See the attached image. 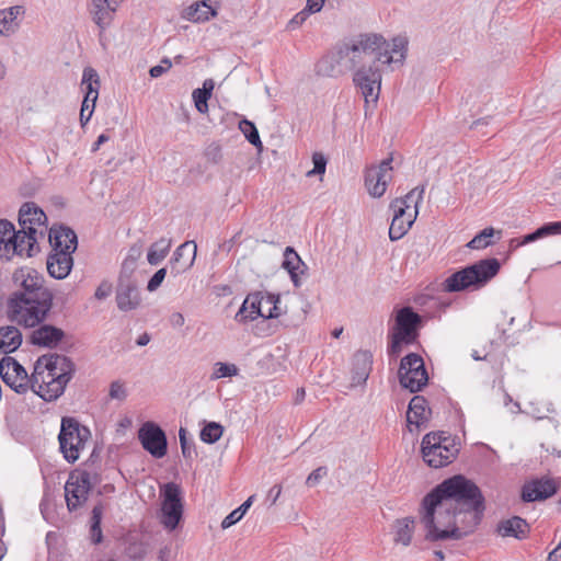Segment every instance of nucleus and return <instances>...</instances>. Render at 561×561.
Returning a JSON list of instances; mask_svg holds the SVG:
<instances>
[{"mask_svg": "<svg viewBox=\"0 0 561 561\" xmlns=\"http://www.w3.org/2000/svg\"><path fill=\"white\" fill-rule=\"evenodd\" d=\"M484 511L479 486L463 476L436 485L421 504V522L431 541L460 539L472 533Z\"/></svg>", "mask_w": 561, "mask_h": 561, "instance_id": "1", "label": "nucleus"}, {"mask_svg": "<svg viewBox=\"0 0 561 561\" xmlns=\"http://www.w3.org/2000/svg\"><path fill=\"white\" fill-rule=\"evenodd\" d=\"M73 374L75 364L57 353L41 356L31 377L15 358L4 356L0 360V376L5 385L20 394L31 389L45 401L58 399Z\"/></svg>", "mask_w": 561, "mask_h": 561, "instance_id": "2", "label": "nucleus"}, {"mask_svg": "<svg viewBox=\"0 0 561 561\" xmlns=\"http://www.w3.org/2000/svg\"><path fill=\"white\" fill-rule=\"evenodd\" d=\"M408 41L394 37L388 43L378 34H359L339 45L331 59L344 70H360L370 65H388L392 69L403 64Z\"/></svg>", "mask_w": 561, "mask_h": 561, "instance_id": "3", "label": "nucleus"}, {"mask_svg": "<svg viewBox=\"0 0 561 561\" xmlns=\"http://www.w3.org/2000/svg\"><path fill=\"white\" fill-rule=\"evenodd\" d=\"M500 268L501 264L495 257L480 260L447 277L443 283L444 291L480 289L499 273Z\"/></svg>", "mask_w": 561, "mask_h": 561, "instance_id": "4", "label": "nucleus"}, {"mask_svg": "<svg viewBox=\"0 0 561 561\" xmlns=\"http://www.w3.org/2000/svg\"><path fill=\"white\" fill-rule=\"evenodd\" d=\"M53 307V295L34 298L9 297L7 316L19 325L35 328L42 323Z\"/></svg>", "mask_w": 561, "mask_h": 561, "instance_id": "5", "label": "nucleus"}, {"mask_svg": "<svg viewBox=\"0 0 561 561\" xmlns=\"http://www.w3.org/2000/svg\"><path fill=\"white\" fill-rule=\"evenodd\" d=\"M423 460L432 468L438 469L451 463L459 454V445L451 436L444 433H427L421 444Z\"/></svg>", "mask_w": 561, "mask_h": 561, "instance_id": "6", "label": "nucleus"}, {"mask_svg": "<svg viewBox=\"0 0 561 561\" xmlns=\"http://www.w3.org/2000/svg\"><path fill=\"white\" fill-rule=\"evenodd\" d=\"M90 437V430L81 425L75 417L61 419L58 440L60 451L68 462L73 463L79 459L80 453Z\"/></svg>", "mask_w": 561, "mask_h": 561, "instance_id": "7", "label": "nucleus"}, {"mask_svg": "<svg viewBox=\"0 0 561 561\" xmlns=\"http://www.w3.org/2000/svg\"><path fill=\"white\" fill-rule=\"evenodd\" d=\"M279 296L266 291L251 293L244 299L241 308L236 314V320L247 322L255 320L257 317L273 319L280 316Z\"/></svg>", "mask_w": 561, "mask_h": 561, "instance_id": "8", "label": "nucleus"}, {"mask_svg": "<svg viewBox=\"0 0 561 561\" xmlns=\"http://www.w3.org/2000/svg\"><path fill=\"white\" fill-rule=\"evenodd\" d=\"M400 385L411 392L421 391L428 381L423 358L416 353H410L401 359L398 370Z\"/></svg>", "mask_w": 561, "mask_h": 561, "instance_id": "9", "label": "nucleus"}, {"mask_svg": "<svg viewBox=\"0 0 561 561\" xmlns=\"http://www.w3.org/2000/svg\"><path fill=\"white\" fill-rule=\"evenodd\" d=\"M12 278L18 289L10 297L34 298L53 295L44 286L43 275L34 268L21 267L14 272Z\"/></svg>", "mask_w": 561, "mask_h": 561, "instance_id": "10", "label": "nucleus"}, {"mask_svg": "<svg viewBox=\"0 0 561 561\" xmlns=\"http://www.w3.org/2000/svg\"><path fill=\"white\" fill-rule=\"evenodd\" d=\"M183 515L181 489L178 484L169 482L162 489V504L160 523L168 530H174Z\"/></svg>", "mask_w": 561, "mask_h": 561, "instance_id": "11", "label": "nucleus"}, {"mask_svg": "<svg viewBox=\"0 0 561 561\" xmlns=\"http://www.w3.org/2000/svg\"><path fill=\"white\" fill-rule=\"evenodd\" d=\"M381 69L380 65H370L360 70H356L353 76V82L364 96L366 106H376L381 90Z\"/></svg>", "mask_w": 561, "mask_h": 561, "instance_id": "12", "label": "nucleus"}, {"mask_svg": "<svg viewBox=\"0 0 561 561\" xmlns=\"http://www.w3.org/2000/svg\"><path fill=\"white\" fill-rule=\"evenodd\" d=\"M91 490V476L87 471L71 473L65 484L67 507L73 512L83 506Z\"/></svg>", "mask_w": 561, "mask_h": 561, "instance_id": "13", "label": "nucleus"}, {"mask_svg": "<svg viewBox=\"0 0 561 561\" xmlns=\"http://www.w3.org/2000/svg\"><path fill=\"white\" fill-rule=\"evenodd\" d=\"M142 448L154 458H162L168 451V440L163 430L153 422H146L138 431Z\"/></svg>", "mask_w": 561, "mask_h": 561, "instance_id": "14", "label": "nucleus"}, {"mask_svg": "<svg viewBox=\"0 0 561 561\" xmlns=\"http://www.w3.org/2000/svg\"><path fill=\"white\" fill-rule=\"evenodd\" d=\"M392 157L382 160L378 165H371L365 172V186L373 197H381L392 179Z\"/></svg>", "mask_w": 561, "mask_h": 561, "instance_id": "15", "label": "nucleus"}, {"mask_svg": "<svg viewBox=\"0 0 561 561\" xmlns=\"http://www.w3.org/2000/svg\"><path fill=\"white\" fill-rule=\"evenodd\" d=\"M422 324V317L412 307H402L396 313L393 333L403 336L408 342H414L417 337V330Z\"/></svg>", "mask_w": 561, "mask_h": 561, "instance_id": "16", "label": "nucleus"}, {"mask_svg": "<svg viewBox=\"0 0 561 561\" xmlns=\"http://www.w3.org/2000/svg\"><path fill=\"white\" fill-rule=\"evenodd\" d=\"M432 411L428 407L427 400L423 396H414L408 407L407 411V426L408 430L419 432L422 427H426L431 419Z\"/></svg>", "mask_w": 561, "mask_h": 561, "instance_id": "17", "label": "nucleus"}, {"mask_svg": "<svg viewBox=\"0 0 561 561\" xmlns=\"http://www.w3.org/2000/svg\"><path fill=\"white\" fill-rule=\"evenodd\" d=\"M196 251L194 241H186L178 247L169 262L171 276L176 277L190 270L195 262Z\"/></svg>", "mask_w": 561, "mask_h": 561, "instance_id": "18", "label": "nucleus"}, {"mask_svg": "<svg viewBox=\"0 0 561 561\" xmlns=\"http://www.w3.org/2000/svg\"><path fill=\"white\" fill-rule=\"evenodd\" d=\"M115 298L117 308L125 312L137 309L141 302L138 286L129 278L119 279Z\"/></svg>", "mask_w": 561, "mask_h": 561, "instance_id": "19", "label": "nucleus"}, {"mask_svg": "<svg viewBox=\"0 0 561 561\" xmlns=\"http://www.w3.org/2000/svg\"><path fill=\"white\" fill-rule=\"evenodd\" d=\"M557 492V484L552 479L541 478L524 484L522 500L524 502L542 501L551 497Z\"/></svg>", "mask_w": 561, "mask_h": 561, "instance_id": "20", "label": "nucleus"}, {"mask_svg": "<svg viewBox=\"0 0 561 561\" xmlns=\"http://www.w3.org/2000/svg\"><path fill=\"white\" fill-rule=\"evenodd\" d=\"M402 202H391L390 208L393 209V218L389 228V238L391 241L401 239L412 227L415 215L403 210Z\"/></svg>", "mask_w": 561, "mask_h": 561, "instance_id": "21", "label": "nucleus"}, {"mask_svg": "<svg viewBox=\"0 0 561 561\" xmlns=\"http://www.w3.org/2000/svg\"><path fill=\"white\" fill-rule=\"evenodd\" d=\"M37 233H28V230L22 229L14 232L5 242V250L12 249L13 253L20 256H33L36 251Z\"/></svg>", "mask_w": 561, "mask_h": 561, "instance_id": "22", "label": "nucleus"}, {"mask_svg": "<svg viewBox=\"0 0 561 561\" xmlns=\"http://www.w3.org/2000/svg\"><path fill=\"white\" fill-rule=\"evenodd\" d=\"M47 217L42 208L35 203H24L19 211V225L22 229L28 230V233H38L37 227H44Z\"/></svg>", "mask_w": 561, "mask_h": 561, "instance_id": "23", "label": "nucleus"}, {"mask_svg": "<svg viewBox=\"0 0 561 561\" xmlns=\"http://www.w3.org/2000/svg\"><path fill=\"white\" fill-rule=\"evenodd\" d=\"M72 253L69 251H54L47 259V271L56 279L66 278L73 265Z\"/></svg>", "mask_w": 561, "mask_h": 561, "instance_id": "24", "label": "nucleus"}, {"mask_svg": "<svg viewBox=\"0 0 561 561\" xmlns=\"http://www.w3.org/2000/svg\"><path fill=\"white\" fill-rule=\"evenodd\" d=\"M24 14L25 8L23 5L0 9V36L9 37L15 34L21 26Z\"/></svg>", "mask_w": 561, "mask_h": 561, "instance_id": "25", "label": "nucleus"}, {"mask_svg": "<svg viewBox=\"0 0 561 561\" xmlns=\"http://www.w3.org/2000/svg\"><path fill=\"white\" fill-rule=\"evenodd\" d=\"M49 243L53 251L75 252L78 245L77 234L66 226L51 228L49 231Z\"/></svg>", "mask_w": 561, "mask_h": 561, "instance_id": "26", "label": "nucleus"}, {"mask_svg": "<svg viewBox=\"0 0 561 561\" xmlns=\"http://www.w3.org/2000/svg\"><path fill=\"white\" fill-rule=\"evenodd\" d=\"M89 13L102 33L112 24L116 10L106 3V0H91Z\"/></svg>", "mask_w": 561, "mask_h": 561, "instance_id": "27", "label": "nucleus"}, {"mask_svg": "<svg viewBox=\"0 0 561 561\" xmlns=\"http://www.w3.org/2000/svg\"><path fill=\"white\" fill-rule=\"evenodd\" d=\"M65 336L61 329L44 324L34 330L31 334V342L35 345L55 347Z\"/></svg>", "mask_w": 561, "mask_h": 561, "instance_id": "28", "label": "nucleus"}, {"mask_svg": "<svg viewBox=\"0 0 561 561\" xmlns=\"http://www.w3.org/2000/svg\"><path fill=\"white\" fill-rule=\"evenodd\" d=\"M529 530L530 527L528 523L519 516H513L500 522L497 525V533L502 537H514L518 540L525 539L528 536Z\"/></svg>", "mask_w": 561, "mask_h": 561, "instance_id": "29", "label": "nucleus"}, {"mask_svg": "<svg viewBox=\"0 0 561 561\" xmlns=\"http://www.w3.org/2000/svg\"><path fill=\"white\" fill-rule=\"evenodd\" d=\"M81 85L84 89L82 105H93L94 108L99 98L100 79L98 72L93 68H84Z\"/></svg>", "mask_w": 561, "mask_h": 561, "instance_id": "30", "label": "nucleus"}, {"mask_svg": "<svg viewBox=\"0 0 561 561\" xmlns=\"http://www.w3.org/2000/svg\"><path fill=\"white\" fill-rule=\"evenodd\" d=\"M353 381L365 382L373 366V355L369 351H357L353 356Z\"/></svg>", "mask_w": 561, "mask_h": 561, "instance_id": "31", "label": "nucleus"}, {"mask_svg": "<svg viewBox=\"0 0 561 561\" xmlns=\"http://www.w3.org/2000/svg\"><path fill=\"white\" fill-rule=\"evenodd\" d=\"M282 266L289 273L294 286L299 287V274H304V268H306V265L291 247H287L285 249Z\"/></svg>", "mask_w": 561, "mask_h": 561, "instance_id": "32", "label": "nucleus"}, {"mask_svg": "<svg viewBox=\"0 0 561 561\" xmlns=\"http://www.w3.org/2000/svg\"><path fill=\"white\" fill-rule=\"evenodd\" d=\"M22 344V333L14 325L0 327V354H10Z\"/></svg>", "mask_w": 561, "mask_h": 561, "instance_id": "33", "label": "nucleus"}, {"mask_svg": "<svg viewBox=\"0 0 561 561\" xmlns=\"http://www.w3.org/2000/svg\"><path fill=\"white\" fill-rule=\"evenodd\" d=\"M559 233H561V221L548 222L536 229L534 232L524 236L522 240H512V243L516 242V247H519L534 242L538 239Z\"/></svg>", "mask_w": 561, "mask_h": 561, "instance_id": "34", "label": "nucleus"}, {"mask_svg": "<svg viewBox=\"0 0 561 561\" xmlns=\"http://www.w3.org/2000/svg\"><path fill=\"white\" fill-rule=\"evenodd\" d=\"M559 233H561V221L548 222L536 229L534 232L524 236L522 240H512V243L516 242V247H519L534 242L538 239Z\"/></svg>", "mask_w": 561, "mask_h": 561, "instance_id": "35", "label": "nucleus"}, {"mask_svg": "<svg viewBox=\"0 0 561 561\" xmlns=\"http://www.w3.org/2000/svg\"><path fill=\"white\" fill-rule=\"evenodd\" d=\"M216 15L214 7H207L205 2H195L185 9L183 16L192 22H205Z\"/></svg>", "mask_w": 561, "mask_h": 561, "instance_id": "36", "label": "nucleus"}, {"mask_svg": "<svg viewBox=\"0 0 561 561\" xmlns=\"http://www.w3.org/2000/svg\"><path fill=\"white\" fill-rule=\"evenodd\" d=\"M171 245L172 240L164 237L152 243L147 254L148 263L150 265L160 264L168 255Z\"/></svg>", "mask_w": 561, "mask_h": 561, "instance_id": "37", "label": "nucleus"}, {"mask_svg": "<svg viewBox=\"0 0 561 561\" xmlns=\"http://www.w3.org/2000/svg\"><path fill=\"white\" fill-rule=\"evenodd\" d=\"M425 187L417 186L411 190L404 197L396 198L393 202H402V208L405 213H412L415 217L419 214V205L423 201Z\"/></svg>", "mask_w": 561, "mask_h": 561, "instance_id": "38", "label": "nucleus"}, {"mask_svg": "<svg viewBox=\"0 0 561 561\" xmlns=\"http://www.w3.org/2000/svg\"><path fill=\"white\" fill-rule=\"evenodd\" d=\"M393 528L394 541L397 543H402L403 546H409L412 539L414 519L410 517L398 519L394 523Z\"/></svg>", "mask_w": 561, "mask_h": 561, "instance_id": "39", "label": "nucleus"}, {"mask_svg": "<svg viewBox=\"0 0 561 561\" xmlns=\"http://www.w3.org/2000/svg\"><path fill=\"white\" fill-rule=\"evenodd\" d=\"M103 504L99 503L92 508L91 513V525H90V537L93 543H100L102 541V529L101 520L103 515Z\"/></svg>", "mask_w": 561, "mask_h": 561, "instance_id": "40", "label": "nucleus"}, {"mask_svg": "<svg viewBox=\"0 0 561 561\" xmlns=\"http://www.w3.org/2000/svg\"><path fill=\"white\" fill-rule=\"evenodd\" d=\"M239 129L251 145L255 146L259 149L263 147L257 128L254 125V123L247 118H243L239 122Z\"/></svg>", "mask_w": 561, "mask_h": 561, "instance_id": "41", "label": "nucleus"}, {"mask_svg": "<svg viewBox=\"0 0 561 561\" xmlns=\"http://www.w3.org/2000/svg\"><path fill=\"white\" fill-rule=\"evenodd\" d=\"M224 427L216 422L207 423L201 431V439L207 444H214L220 439Z\"/></svg>", "mask_w": 561, "mask_h": 561, "instance_id": "42", "label": "nucleus"}, {"mask_svg": "<svg viewBox=\"0 0 561 561\" xmlns=\"http://www.w3.org/2000/svg\"><path fill=\"white\" fill-rule=\"evenodd\" d=\"M239 374V368L234 364L217 362L210 376L211 380L225 377H234Z\"/></svg>", "mask_w": 561, "mask_h": 561, "instance_id": "43", "label": "nucleus"}, {"mask_svg": "<svg viewBox=\"0 0 561 561\" xmlns=\"http://www.w3.org/2000/svg\"><path fill=\"white\" fill-rule=\"evenodd\" d=\"M493 228H484L467 243V247L474 250L484 249L491 244L490 239L493 237Z\"/></svg>", "mask_w": 561, "mask_h": 561, "instance_id": "44", "label": "nucleus"}, {"mask_svg": "<svg viewBox=\"0 0 561 561\" xmlns=\"http://www.w3.org/2000/svg\"><path fill=\"white\" fill-rule=\"evenodd\" d=\"M187 432L184 427H181L179 431V439L181 444V450L183 457L186 459H192L196 456V450L193 442H190L186 436Z\"/></svg>", "mask_w": 561, "mask_h": 561, "instance_id": "45", "label": "nucleus"}, {"mask_svg": "<svg viewBox=\"0 0 561 561\" xmlns=\"http://www.w3.org/2000/svg\"><path fill=\"white\" fill-rule=\"evenodd\" d=\"M313 169L307 172V176L322 175L327 168V158L321 152H314L312 154Z\"/></svg>", "mask_w": 561, "mask_h": 561, "instance_id": "46", "label": "nucleus"}, {"mask_svg": "<svg viewBox=\"0 0 561 561\" xmlns=\"http://www.w3.org/2000/svg\"><path fill=\"white\" fill-rule=\"evenodd\" d=\"M192 95L196 110L199 113L205 114L208 111L207 101L210 99L209 93L199 89H195Z\"/></svg>", "mask_w": 561, "mask_h": 561, "instance_id": "47", "label": "nucleus"}, {"mask_svg": "<svg viewBox=\"0 0 561 561\" xmlns=\"http://www.w3.org/2000/svg\"><path fill=\"white\" fill-rule=\"evenodd\" d=\"M108 397L112 400L124 401L127 398V390L122 380H114L110 385Z\"/></svg>", "mask_w": 561, "mask_h": 561, "instance_id": "48", "label": "nucleus"}, {"mask_svg": "<svg viewBox=\"0 0 561 561\" xmlns=\"http://www.w3.org/2000/svg\"><path fill=\"white\" fill-rule=\"evenodd\" d=\"M412 342H408L407 339H404L401 335H398L392 332L391 334V342L389 345V355L390 356H398L402 351L403 344H411Z\"/></svg>", "mask_w": 561, "mask_h": 561, "instance_id": "49", "label": "nucleus"}, {"mask_svg": "<svg viewBox=\"0 0 561 561\" xmlns=\"http://www.w3.org/2000/svg\"><path fill=\"white\" fill-rule=\"evenodd\" d=\"M165 276H167L165 267L158 270L149 279V282L147 284V290L150 293L156 291L161 286Z\"/></svg>", "mask_w": 561, "mask_h": 561, "instance_id": "50", "label": "nucleus"}, {"mask_svg": "<svg viewBox=\"0 0 561 561\" xmlns=\"http://www.w3.org/2000/svg\"><path fill=\"white\" fill-rule=\"evenodd\" d=\"M16 232L14 226L7 219H0V244L8 242V239Z\"/></svg>", "mask_w": 561, "mask_h": 561, "instance_id": "51", "label": "nucleus"}, {"mask_svg": "<svg viewBox=\"0 0 561 561\" xmlns=\"http://www.w3.org/2000/svg\"><path fill=\"white\" fill-rule=\"evenodd\" d=\"M172 67V62L168 57L161 59L160 64L150 68L151 78H159Z\"/></svg>", "mask_w": 561, "mask_h": 561, "instance_id": "52", "label": "nucleus"}, {"mask_svg": "<svg viewBox=\"0 0 561 561\" xmlns=\"http://www.w3.org/2000/svg\"><path fill=\"white\" fill-rule=\"evenodd\" d=\"M327 474V468L319 467L316 470H313L307 478V485L313 486L317 483L320 482V480Z\"/></svg>", "mask_w": 561, "mask_h": 561, "instance_id": "53", "label": "nucleus"}, {"mask_svg": "<svg viewBox=\"0 0 561 561\" xmlns=\"http://www.w3.org/2000/svg\"><path fill=\"white\" fill-rule=\"evenodd\" d=\"M243 517V515L236 508L234 511H232L229 515H227L224 520L221 522V528L222 529H227L231 526H233L234 524H237L241 518Z\"/></svg>", "mask_w": 561, "mask_h": 561, "instance_id": "54", "label": "nucleus"}, {"mask_svg": "<svg viewBox=\"0 0 561 561\" xmlns=\"http://www.w3.org/2000/svg\"><path fill=\"white\" fill-rule=\"evenodd\" d=\"M111 293H112V284L104 280L98 286V288L94 293V297L99 300H102V299L107 298L111 295Z\"/></svg>", "mask_w": 561, "mask_h": 561, "instance_id": "55", "label": "nucleus"}, {"mask_svg": "<svg viewBox=\"0 0 561 561\" xmlns=\"http://www.w3.org/2000/svg\"><path fill=\"white\" fill-rule=\"evenodd\" d=\"M311 12L308 11V8H305L302 11L298 12L288 23V27L295 28L300 26Z\"/></svg>", "mask_w": 561, "mask_h": 561, "instance_id": "56", "label": "nucleus"}, {"mask_svg": "<svg viewBox=\"0 0 561 561\" xmlns=\"http://www.w3.org/2000/svg\"><path fill=\"white\" fill-rule=\"evenodd\" d=\"M94 110H93V105H81V111H80V123L82 126H85L88 124V122L91 119L92 117V114H93Z\"/></svg>", "mask_w": 561, "mask_h": 561, "instance_id": "57", "label": "nucleus"}, {"mask_svg": "<svg viewBox=\"0 0 561 561\" xmlns=\"http://www.w3.org/2000/svg\"><path fill=\"white\" fill-rule=\"evenodd\" d=\"M170 323L173 328H181L185 323V318L181 312H174L170 317Z\"/></svg>", "mask_w": 561, "mask_h": 561, "instance_id": "58", "label": "nucleus"}, {"mask_svg": "<svg viewBox=\"0 0 561 561\" xmlns=\"http://www.w3.org/2000/svg\"><path fill=\"white\" fill-rule=\"evenodd\" d=\"M324 4V0H307V7L309 12H319Z\"/></svg>", "mask_w": 561, "mask_h": 561, "instance_id": "59", "label": "nucleus"}, {"mask_svg": "<svg viewBox=\"0 0 561 561\" xmlns=\"http://www.w3.org/2000/svg\"><path fill=\"white\" fill-rule=\"evenodd\" d=\"M328 62V59H322L318 65V72L327 76H334L335 67L332 65L330 68L323 69V66Z\"/></svg>", "mask_w": 561, "mask_h": 561, "instance_id": "60", "label": "nucleus"}, {"mask_svg": "<svg viewBox=\"0 0 561 561\" xmlns=\"http://www.w3.org/2000/svg\"><path fill=\"white\" fill-rule=\"evenodd\" d=\"M559 560H561V541L551 552H549V554L547 557V561H559Z\"/></svg>", "mask_w": 561, "mask_h": 561, "instance_id": "61", "label": "nucleus"}, {"mask_svg": "<svg viewBox=\"0 0 561 561\" xmlns=\"http://www.w3.org/2000/svg\"><path fill=\"white\" fill-rule=\"evenodd\" d=\"M282 493V486L280 485H274L270 492H268V497L271 499L272 501V504H275L277 499L279 497Z\"/></svg>", "mask_w": 561, "mask_h": 561, "instance_id": "62", "label": "nucleus"}, {"mask_svg": "<svg viewBox=\"0 0 561 561\" xmlns=\"http://www.w3.org/2000/svg\"><path fill=\"white\" fill-rule=\"evenodd\" d=\"M108 140V136L105 134H101L96 141L93 144L92 151L99 150L100 146Z\"/></svg>", "mask_w": 561, "mask_h": 561, "instance_id": "63", "label": "nucleus"}, {"mask_svg": "<svg viewBox=\"0 0 561 561\" xmlns=\"http://www.w3.org/2000/svg\"><path fill=\"white\" fill-rule=\"evenodd\" d=\"M141 254L140 248L133 247L129 250L128 259H130L133 262H135Z\"/></svg>", "mask_w": 561, "mask_h": 561, "instance_id": "64", "label": "nucleus"}]
</instances>
